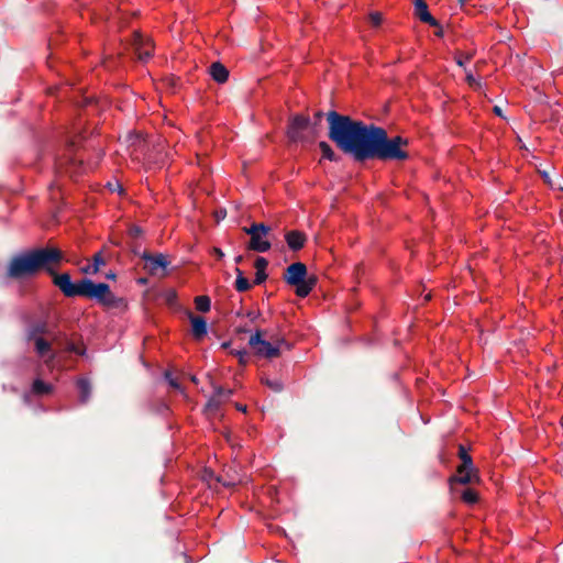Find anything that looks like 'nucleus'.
<instances>
[{
    "mask_svg": "<svg viewBox=\"0 0 563 563\" xmlns=\"http://www.w3.org/2000/svg\"><path fill=\"white\" fill-rule=\"evenodd\" d=\"M325 119L328 137L355 162L369 159L402 162L409 157L406 150L408 140L399 135L389 137L382 126L366 124L334 110L325 113Z\"/></svg>",
    "mask_w": 563,
    "mask_h": 563,
    "instance_id": "f257e3e1",
    "label": "nucleus"
},
{
    "mask_svg": "<svg viewBox=\"0 0 563 563\" xmlns=\"http://www.w3.org/2000/svg\"><path fill=\"white\" fill-rule=\"evenodd\" d=\"M54 286L68 298L80 296L95 299L98 303L108 309L124 310L128 307L124 298L117 297L106 283L97 284L89 278H82L77 283H73L68 273H54Z\"/></svg>",
    "mask_w": 563,
    "mask_h": 563,
    "instance_id": "f03ea898",
    "label": "nucleus"
},
{
    "mask_svg": "<svg viewBox=\"0 0 563 563\" xmlns=\"http://www.w3.org/2000/svg\"><path fill=\"white\" fill-rule=\"evenodd\" d=\"M63 260V253L56 247H40L13 256L8 264L7 277L11 279H23L35 276L41 269L46 271L54 280L52 266Z\"/></svg>",
    "mask_w": 563,
    "mask_h": 563,
    "instance_id": "7ed1b4c3",
    "label": "nucleus"
},
{
    "mask_svg": "<svg viewBox=\"0 0 563 563\" xmlns=\"http://www.w3.org/2000/svg\"><path fill=\"white\" fill-rule=\"evenodd\" d=\"M320 129L309 117L295 114L288 120L286 135L290 143L312 144L319 136Z\"/></svg>",
    "mask_w": 563,
    "mask_h": 563,
    "instance_id": "20e7f679",
    "label": "nucleus"
},
{
    "mask_svg": "<svg viewBox=\"0 0 563 563\" xmlns=\"http://www.w3.org/2000/svg\"><path fill=\"white\" fill-rule=\"evenodd\" d=\"M141 258L145 262L144 269L147 271L152 276L166 275L165 269L167 268L169 262L164 254H152L147 251H143Z\"/></svg>",
    "mask_w": 563,
    "mask_h": 563,
    "instance_id": "39448f33",
    "label": "nucleus"
},
{
    "mask_svg": "<svg viewBox=\"0 0 563 563\" xmlns=\"http://www.w3.org/2000/svg\"><path fill=\"white\" fill-rule=\"evenodd\" d=\"M209 379L211 386L213 387V395L207 401L205 406V412L208 415H213L220 409L222 404L233 395V389H225L219 385H216L212 382L211 376H209Z\"/></svg>",
    "mask_w": 563,
    "mask_h": 563,
    "instance_id": "423d86ee",
    "label": "nucleus"
},
{
    "mask_svg": "<svg viewBox=\"0 0 563 563\" xmlns=\"http://www.w3.org/2000/svg\"><path fill=\"white\" fill-rule=\"evenodd\" d=\"M307 275V266L301 262H295L286 267L283 274L284 282L294 287L295 290L301 287Z\"/></svg>",
    "mask_w": 563,
    "mask_h": 563,
    "instance_id": "0eeeda50",
    "label": "nucleus"
},
{
    "mask_svg": "<svg viewBox=\"0 0 563 563\" xmlns=\"http://www.w3.org/2000/svg\"><path fill=\"white\" fill-rule=\"evenodd\" d=\"M132 47L134 54L142 62H146L153 55L154 45L152 41L137 31L133 33Z\"/></svg>",
    "mask_w": 563,
    "mask_h": 563,
    "instance_id": "6e6552de",
    "label": "nucleus"
},
{
    "mask_svg": "<svg viewBox=\"0 0 563 563\" xmlns=\"http://www.w3.org/2000/svg\"><path fill=\"white\" fill-rule=\"evenodd\" d=\"M461 465L456 468V474L450 478V484L453 485L455 483L462 485H468L479 482L478 470L475 465H472L470 468L461 471Z\"/></svg>",
    "mask_w": 563,
    "mask_h": 563,
    "instance_id": "1a4fd4ad",
    "label": "nucleus"
},
{
    "mask_svg": "<svg viewBox=\"0 0 563 563\" xmlns=\"http://www.w3.org/2000/svg\"><path fill=\"white\" fill-rule=\"evenodd\" d=\"M36 354L44 358V363L49 366L56 358V354L52 351V343L44 338L33 341Z\"/></svg>",
    "mask_w": 563,
    "mask_h": 563,
    "instance_id": "9d476101",
    "label": "nucleus"
},
{
    "mask_svg": "<svg viewBox=\"0 0 563 563\" xmlns=\"http://www.w3.org/2000/svg\"><path fill=\"white\" fill-rule=\"evenodd\" d=\"M48 333V323L45 320L32 321L25 329V340L32 342Z\"/></svg>",
    "mask_w": 563,
    "mask_h": 563,
    "instance_id": "9b49d317",
    "label": "nucleus"
},
{
    "mask_svg": "<svg viewBox=\"0 0 563 563\" xmlns=\"http://www.w3.org/2000/svg\"><path fill=\"white\" fill-rule=\"evenodd\" d=\"M413 4L415 14L421 22L427 23L430 26H439V21L431 15L428 9V4L424 0H415Z\"/></svg>",
    "mask_w": 563,
    "mask_h": 563,
    "instance_id": "f8f14e48",
    "label": "nucleus"
},
{
    "mask_svg": "<svg viewBox=\"0 0 563 563\" xmlns=\"http://www.w3.org/2000/svg\"><path fill=\"white\" fill-rule=\"evenodd\" d=\"M285 240L288 247L291 251L297 252L305 246L307 242V235L302 231L290 230L286 232Z\"/></svg>",
    "mask_w": 563,
    "mask_h": 563,
    "instance_id": "ddd939ff",
    "label": "nucleus"
},
{
    "mask_svg": "<svg viewBox=\"0 0 563 563\" xmlns=\"http://www.w3.org/2000/svg\"><path fill=\"white\" fill-rule=\"evenodd\" d=\"M189 320L191 323L192 335L196 340H201L208 331L207 321L200 316L189 313Z\"/></svg>",
    "mask_w": 563,
    "mask_h": 563,
    "instance_id": "4468645a",
    "label": "nucleus"
},
{
    "mask_svg": "<svg viewBox=\"0 0 563 563\" xmlns=\"http://www.w3.org/2000/svg\"><path fill=\"white\" fill-rule=\"evenodd\" d=\"M209 74L218 84H224L229 78L228 68L220 62H213L209 66Z\"/></svg>",
    "mask_w": 563,
    "mask_h": 563,
    "instance_id": "2eb2a0df",
    "label": "nucleus"
},
{
    "mask_svg": "<svg viewBox=\"0 0 563 563\" xmlns=\"http://www.w3.org/2000/svg\"><path fill=\"white\" fill-rule=\"evenodd\" d=\"M264 238L265 236L261 234H255L251 236L250 242L247 244V249L260 253L267 252L272 247V244L268 240H265Z\"/></svg>",
    "mask_w": 563,
    "mask_h": 563,
    "instance_id": "dca6fc26",
    "label": "nucleus"
},
{
    "mask_svg": "<svg viewBox=\"0 0 563 563\" xmlns=\"http://www.w3.org/2000/svg\"><path fill=\"white\" fill-rule=\"evenodd\" d=\"M317 284H318L317 275H314V274L308 275L307 274L303 279V284L300 285L301 287L296 289V295L300 298H306L307 296L310 295V292L312 291V289L316 287Z\"/></svg>",
    "mask_w": 563,
    "mask_h": 563,
    "instance_id": "f3484780",
    "label": "nucleus"
},
{
    "mask_svg": "<svg viewBox=\"0 0 563 563\" xmlns=\"http://www.w3.org/2000/svg\"><path fill=\"white\" fill-rule=\"evenodd\" d=\"M77 387L79 390V400L81 404H86L91 395V384L87 378H79L77 380Z\"/></svg>",
    "mask_w": 563,
    "mask_h": 563,
    "instance_id": "a211bd4d",
    "label": "nucleus"
},
{
    "mask_svg": "<svg viewBox=\"0 0 563 563\" xmlns=\"http://www.w3.org/2000/svg\"><path fill=\"white\" fill-rule=\"evenodd\" d=\"M275 343L276 344L273 345L264 356L265 358L272 360L278 357L280 355L282 346H285L287 350L291 349V345L284 339H276Z\"/></svg>",
    "mask_w": 563,
    "mask_h": 563,
    "instance_id": "6ab92c4d",
    "label": "nucleus"
},
{
    "mask_svg": "<svg viewBox=\"0 0 563 563\" xmlns=\"http://www.w3.org/2000/svg\"><path fill=\"white\" fill-rule=\"evenodd\" d=\"M53 390V386L37 378L32 384V393L37 396L48 395Z\"/></svg>",
    "mask_w": 563,
    "mask_h": 563,
    "instance_id": "aec40b11",
    "label": "nucleus"
},
{
    "mask_svg": "<svg viewBox=\"0 0 563 563\" xmlns=\"http://www.w3.org/2000/svg\"><path fill=\"white\" fill-rule=\"evenodd\" d=\"M93 262H95V266H85L81 268V272L84 274H96L99 272L100 267L106 265V261L104 258L102 257V254H101V251L96 253L92 257Z\"/></svg>",
    "mask_w": 563,
    "mask_h": 563,
    "instance_id": "412c9836",
    "label": "nucleus"
},
{
    "mask_svg": "<svg viewBox=\"0 0 563 563\" xmlns=\"http://www.w3.org/2000/svg\"><path fill=\"white\" fill-rule=\"evenodd\" d=\"M319 148L323 158L331 162H338L340 159V156L333 151L329 143L324 141L319 142Z\"/></svg>",
    "mask_w": 563,
    "mask_h": 563,
    "instance_id": "4be33fe9",
    "label": "nucleus"
},
{
    "mask_svg": "<svg viewBox=\"0 0 563 563\" xmlns=\"http://www.w3.org/2000/svg\"><path fill=\"white\" fill-rule=\"evenodd\" d=\"M457 456L461 460V471L470 468L472 465H474L472 456L467 453V450L463 444L459 445Z\"/></svg>",
    "mask_w": 563,
    "mask_h": 563,
    "instance_id": "5701e85b",
    "label": "nucleus"
},
{
    "mask_svg": "<svg viewBox=\"0 0 563 563\" xmlns=\"http://www.w3.org/2000/svg\"><path fill=\"white\" fill-rule=\"evenodd\" d=\"M196 309L200 312H208L211 308V300L208 296H197L195 298Z\"/></svg>",
    "mask_w": 563,
    "mask_h": 563,
    "instance_id": "b1692460",
    "label": "nucleus"
},
{
    "mask_svg": "<svg viewBox=\"0 0 563 563\" xmlns=\"http://www.w3.org/2000/svg\"><path fill=\"white\" fill-rule=\"evenodd\" d=\"M461 498L465 504L474 505L478 501L477 493L472 488H466L461 493Z\"/></svg>",
    "mask_w": 563,
    "mask_h": 563,
    "instance_id": "393cba45",
    "label": "nucleus"
},
{
    "mask_svg": "<svg viewBox=\"0 0 563 563\" xmlns=\"http://www.w3.org/2000/svg\"><path fill=\"white\" fill-rule=\"evenodd\" d=\"M265 334L262 330H256L254 334L250 336L249 345L254 349L256 352V349L261 346V344L265 341L263 339V335Z\"/></svg>",
    "mask_w": 563,
    "mask_h": 563,
    "instance_id": "a878e982",
    "label": "nucleus"
},
{
    "mask_svg": "<svg viewBox=\"0 0 563 563\" xmlns=\"http://www.w3.org/2000/svg\"><path fill=\"white\" fill-rule=\"evenodd\" d=\"M84 162L81 159L71 158L69 161V166L66 168V173H68L71 177L78 175L82 167Z\"/></svg>",
    "mask_w": 563,
    "mask_h": 563,
    "instance_id": "bb28decb",
    "label": "nucleus"
},
{
    "mask_svg": "<svg viewBox=\"0 0 563 563\" xmlns=\"http://www.w3.org/2000/svg\"><path fill=\"white\" fill-rule=\"evenodd\" d=\"M234 287L236 291L244 292L251 288V283L246 277H240L235 279Z\"/></svg>",
    "mask_w": 563,
    "mask_h": 563,
    "instance_id": "cd10ccee",
    "label": "nucleus"
},
{
    "mask_svg": "<svg viewBox=\"0 0 563 563\" xmlns=\"http://www.w3.org/2000/svg\"><path fill=\"white\" fill-rule=\"evenodd\" d=\"M230 353L239 358V363L245 366L249 362V353L246 350H231Z\"/></svg>",
    "mask_w": 563,
    "mask_h": 563,
    "instance_id": "c85d7f7f",
    "label": "nucleus"
},
{
    "mask_svg": "<svg viewBox=\"0 0 563 563\" xmlns=\"http://www.w3.org/2000/svg\"><path fill=\"white\" fill-rule=\"evenodd\" d=\"M473 57H474L473 52L457 53V55L455 56V62L460 67H464V62L471 60Z\"/></svg>",
    "mask_w": 563,
    "mask_h": 563,
    "instance_id": "c756f323",
    "label": "nucleus"
},
{
    "mask_svg": "<svg viewBox=\"0 0 563 563\" xmlns=\"http://www.w3.org/2000/svg\"><path fill=\"white\" fill-rule=\"evenodd\" d=\"M263 382L269 389H272L275 393H280L284 389V385L280 380L265 379Z\"/></svg>",
    "mask_w": 563,
    "mask_h": 563,
    "instance_id": "7c9ffc66",
    "label": "nucleus"
},
{
    "mask_svg": "<svg viewBox=\"0 0 563 563\" xmlns=\"http://www.w3.org/2000/svg\"><path fill=\"white\" fill-rule=\"evenodd\" d=\"M65 349L67 352L79 354V355H84L86 352L85 347H79L76 343L70 342V341L66 342Z\"/></svg>",
    "mask_w": 563,
    "mask_h": 563,
    "instance_id": "2f4dec72",
    "label": "nucleus"
},
{
    "mask_svg": "<svg viewBox=\"0 0 563 563\" xmlns=\"http://www.w3.org/2000/svg\"><path fill=\"white\" fill-rule=\"evenodd\" d=\"M129 236L132 241H137V239H140L143 234V230L137 227V225H132L130 229H129Z\"/></svg>",
    "mask_w": 563,
    "mask_h": 563,
    "instance_id": "473e14b6",
    "label": "nucleus"
},
{
    "mask_svg": "<svg viewBox=\"0 0 563 563\" xmlns=\"http://www.w3.org/2000/svg\"><path fill=\"white\" fill-rule=\"evenodd\" d=\"M273 346V344L269 341H264L260 347L256 349V355L264 357L268 350Z\"/></svg>",
    "mask_w": 563,
    "mask_h": 563,
    "instance_id": "72a5a7b5",
    "label": "nucleus"
},
{
    "mask_svg": "<svg viewBox=\"0 0 563 563\" xmlns=\"http://www.w3.org/2000/svg\"><path fill=\"white\" fill-rule=\"evenodd\" d=\"M368 19L373 26H379L383 22V15L380 12L369 13Z\"/></svg>",
    "mask_w": 563,
    "mask_h": 563,
    "instance_id": "f704fd0d",
    "label": "nucleus"
},
{
    "mask_svg": "<svg viewBox=\"0 0 563 563\" xmlns=\"http://www.w3.org/2000/svg\"><path fill=\"white\" fill-rule=\"evenodd\" d=\"M268 261L265 257L258 256L255 260L254 267L256 271H266Z\"/></svg>",
    "mask_w": 563,
    "mask_h": 563,
    "instance_id": "c9c22d12",
    "label": "nucleus"
},
{
    "mask_svg": "<svg viewBox=\"0 0 563 563\" xmlns=\"http://www.w3.org/2000/svg\"><path fill=\"white\" fill-rule=\"evenodd\" d=\"M266 279H267L266 271H256V273H255V278H254V284H255V285H261V284H263Z\"/></svg>",
    "mask_w": 563,
    "mask_h": 563,
    "instance_id": "e433bc0d",
    "label": "nucleus"
},
{
    "mask_svg": "<svg viewBox=\"0 0 563 563\" xmlns=\"http://www.w3.org/2000/svg\"><path fill=\"white\" fill-rule=\"evenodd\" d=\"M164 376H165V379L170 385V387H173L174 389H177V390L181 389L179 383L177 382V379L173 378L172 374L169 372H165Z\"/></svg>",
    "mask_w": 563,
    "mask_h": 563,
    "instance_id": "4c0bfd02",
    "label": "nucleus"
},
{
    "mask_svg": "<svg viewBox=\"0 0 563 563\" xmlns=\"http://www.w3.org/2000/svg\"><path fill=\"white\" fill-rule=\"evenodd\" d=\"M243 231L250 235V236H253L255 234H258V229H257V223L254 222L253 224H251L250 227H244L243 228Z\"/></svg>",
    "mask_w": 563,
    "mask_h": 563,
    "instance_id": "58836bf2",
    "label": "nucleus"
},
{
    "mask_svg": "<svg viewBox=\"0 0 563 563\" xmlns=\"http://www.w3.org/2000/svg\"><path fill=\"white\" fill-rule=\"evenodd\" d=\"M257 229H258V234H261L263 236H267L272 231L271 227H268L264 223H257Z\"/></svg>",
    "mask_w": 563,
    "mask_h": 563,
    "instance_id": "ea45409f",
    "label": "nucleus"
},
{
    "mask_svg": "<svg viewBox=\"0 0 563 563\" xmlns=\"http://www.w3.org/2000/svg\"><path fill=\"white\" fill-rule=\"evenodd\" d=\"M130 246H131V251H132L135 255H137V256H140V257H141V254H142L143 252H141V250H140V244L137 243V241H131Z\"/></svg>",
    "mask_w": 563,
    "mask_h": 563,
    "instance_id": "a19ab883",
    "label": "nucleus"
},
{
    "mask_svg": "<svg viewBox=\"0 0 563 563\" xmlns=\"http://www.w3.org/2000/svg\"><path fill=\"white\" fill-rule=\"evenodd\" d=\"M322 118H323L322 111H318L314 113L312 123H317V129H319Z\"/></svg>",
    "mask_w": 563,
    "mask_h": 563,
    "instance_id": "79ce46f5",
    "label": "nucleus"
},
{
    "mask_svg": "<svg viewBox=\"0 0 563 563\" xmlns=\"http://www.w3.org/2000/svg\"><path fill=\"white\" fill-rule=\"evenodd\" d=\"M466 80H467V82H468L471 86H473V85H477V86H479V84L476 81V79L474 78V76H473L471 73H468V74L466 75Z\"/></svg>",
    "mask_w": 563,
    "mask_h": 563,
    "instance_id": "37998d69",
    "label": "nucleus"
},
{
    "mask_svg": "<svg viewBox=\"0 0 563 563\" xmlns=\"http://www.w3.org/2000/svg\"><path fill=\"white\" fill-rule=\"evenodd\" d=\"M225 216H227V211L225 210L216 211L217 221H220L221 219H224Z\"/></svg>",
    "mask_w": 563,
    "mask_h": 563,
    "instance_id": "c03bdc74",
    "label": "nucleus"
},
{
    "mask_svg": "<svg viewBox=\"0 0 563 563\" xmlns=\"http://www.w3.org/2000/svg\"><path fill=\"white\" fill-rule=\"evenodd\" d=\"M213 254H214L219 260L223 258V256H224V253H223V252H222V250H221V249H219V247H213Z\"/></svg>",
    "mask_w": 563,
    "mask_h": 563,
    "instance_id": "a18cd8bd",
    "label": "nucleus"
},
{
    "mask_svg": "<svg viewBox=\"0 0 563 563\" xmlns=\"http://www.w3.org/2000/svg\"><path fill=\"white\" fill-rule=\"evenodd\" d=\"M132 144L140 143L142 141L141 136L139 134L131 135Z\"/></svg>",
    "mask_w": 563,
    "mask_h": 563,
    "instance_id": "49530a36",
    "label": "nucleus"
},
{
    "mask_svg": "<svg viewBox=\"0 0 563 563\" xmlns=\"http://www.w3.org/2000/svg\"><path fill=\"white\" fill-rule=\"evenodd\" d=\"M437 27V31L434 32V34L439 37H442L443 36V29L441 27V25L439 24V26H435Z\"/></svg>",
    "mask_w": 563,
    "mask_h": 563,
    "instance_id": "de8ad7c7",
    "label": "nucleus"
},
{
    "mask_svg": "<svg viewBox=\"0 0 563 563\" xmlns=\"http://www.w3.org/2000/svg\"><path fill=\"white\" fill-rule=\"evenodd\" d=\"M494 113L497 114L498 117H503V111L500 109V107L498 106H495L494 109H493Z\"/></svg>",
    "mask_w": 563,
    "mask_h": 563,
    "instance_id": "09e8293b",
    "label": "nucleus"
},
{
    "mask_svg": "<svg viewBox=\"0 0 563 563\" xmlns=\"http://www.w3.org/2000/svg\"><path fill=\"white\" fill-rule=\"evenodd\" d=\"M235 408H236L239 411L246 412V406H245V405L235 404Z\"/></svg>",
    "mask_w": 563,
    "mask_h": 563,
    "instance_id": "8fccbe9b",
    "label": "nucleus"
},
{
    "mask_svg": "<svg viewBox=\"0 0 563 563\" xmlns=\"http://www.w3.org/2000/svg\"><path fill=\"white\" fill-rule=\"evenodd\" d=\"M247 317L251 319V321H254L258 317V313L250 311Z\"/></svg>",
    "mask_w": 563,
    "mask_h": 563,
    "instance_id": "3c124183",
    "label": "nucleus"
},
{
    "mask_svg": "<svg viewBox=\"0 0 563 563\" xmlns=\"http://www.w3.org/2000/svg\"><path fill=\"white\" fill-rule=\"evenodd\" d=\"M106 277H107L108 279H115V278H117V275H115V273H113V272H109V273L106 275Z\"/></svg>",
    "mask_w": 563,
    "mask_h": 563,
    "instance_id": "603ef678",
    "label": "nucleus"
},
{
    "mask_svg": "<svg viewBox=\"0 0 563 563\" xmlns=\"http://www.w3.org/2000/svg\"><path fill=\"white\" fill-rule=\"evenodd\" d=\"M235 274L236 278L244 277L243 272L239 267L235 268Z\"/></svg>",
    "mask_w": 563,
    "mask_h": 563,
    "instance_id": "864d4df0",
    "label": "nucleus"
},
{
    "mask_svg": "<svg viewBox=\"0 0 563 563\" xmlns=\"http://www.w3.org/2000/svg\"><path fill=\"white\" fill-rule=\"evenodd\" d=\"M236 332L238 333H246V332H249V330L246 328L239 327V328H236Z\"/></svg>",
    "mask_w": 563,
    "mask_h": 563,
    "instance_id": "5fc2aeb1",
    "label": "nucleus"
},
{
    "mask_svg": "<svg viewBox=\"0 0 563 563\" xmlns=\"http://www.w3.org/2000/svg\"><path fill=\"white\" fill-rule=\"evenodd\" d=\"M230 344H231V342H230V341L223 342V343L221 344V347H222V349H224V350H227V349H229Z\"/></svg>",
    "mask_w": 563,
    "mask_h": 563,
    "instance_id": "6e6d98bb",
    "label": "nucleus"
},
{
    "mask_svg": "<svg viewBox=\"0 0 563 563\" xmlns=\"http://www.w3.org/2000/svg\"><path fill=\"white\" fill-rule=\"evenodd\" d=\"M234 261H235V263H236V264H240V263H242V261H243V256H242V255H238V256L234 258Z\"/></svg>",
    "mask_w": 563,
    "mask_h": 563,
    "instance_id": "4d7b16f0",
    "label": "nucleus"
},
{
    "mask_svg": "<svg viewBox=\"0 0 563 563\" xmlns=\"http://www.w3.org/2000/svg\"><path fill=\"white\" fill-rule=\"evenodd\" d=\"M139 284L145 285L147 283V279L145 277L139 278Z\"/></svg>",
    "mask_w": 563,
    "mask_h": 563,
    "instance_id": "13d9d810",
    "label": "nucleus"
},
{
    "mask_svg": "<svg viewBox=\"0 0 563 563\" xmlns=\"http://www.w3.org/2000/svg\"><path fill=\"white\" fill-rule=\"evenodd\" d=\"M222 484H223L224 486H227V487H230V486L235 485V483H234V482H223Z\"/></svg>",
    "mask_w": 563,
    "mask_h": 563,
    "instance_id": "bf43d9fd",
    "label": "nucleus"
},
{
    "mask_svg": "<svg viewBox=\"0 0 563 563\" xmlns=\"http://www.w3.org/2000/svg\"><path fill=\"white\" fill-rule=\"evenodd\" d=\"M190 380H191L192 383H195V384H197V383H198V379H197V377H196L195 375L190 376Z\"/></svg>",
    "mask_w": 563,
    "mask_h": 563,
    "instance_id": "052dcab7",
    "label": "nucleus"
},
{
    "mask_svg": "<svg viewBox=\"0 0 563 563\" xmlns=\"http://www.w3.org/2000/svg\"><path fill=\"white\" fill-rule=\"evenodd\" d=\"M175 296H176L175 292H170V296H169V298H167V301H170V299H173V297H175Z\"/></svg>",
    "mask_w": 563,
    "mask_h": 563,
    "instance_id": "680f3d73",
    "label": "nucleus"
},
{
    "mask_svg": "<svg viewBox=\"0 0 563 563\" xmlns=\"http://www.w3.org/2000/svg\"><path fill=\"white\" fill-rule=\"evenodd\" d=\"M175 296H176L175 292H170V296H169V298H167V301H170V299H173V297H175Z\"/></svg>",
    "mask_w": 563,
    "mask_h": 563,
    "instance_id": "e2e57ef3",
    "label": "nucleus"
},
{
    "mask_svg": "<svg viewBox=\"0 0 563 563\" xmlns=\"http://www.w3.org/2000/svg\"><path fill=\"white\" fill-rule=\"evenodd\" d=\"M175 296H176L175 292H170V296H169V298H167V301H170V299H173V297H175Z\"/></svg>",
    "mask_w": 563,
    "mask_h": 563,
    "instance_id": "0e129e2a",
    "label": "nucleus"
},
{
    "mask_svg": "<svg viewBox=\"0 0 563 563\" xmlns=\"http://www.w3.org/2000/svg\"><path fill=\"white\" fill-rule=\"evenodd\" d=\"M542 176H543V178L548 181V178H549L548 173H545V172H544V173L542 174Z\"/></svg>",
    "mask_w": 563,
    "mask_h": 563,
    "instance_id": "69168bd1",
    "label": "nucleus"
}]
</instances>
